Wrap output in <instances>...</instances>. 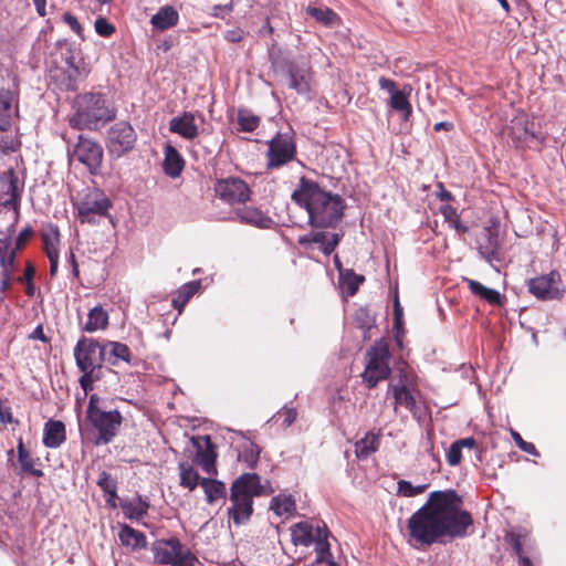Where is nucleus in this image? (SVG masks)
<instances>
[{"label":"nucleus","instance_id":"obj_30","mask_svg":"<svg viewBox=\"0 0 566 566\" xmlns=\"http://www.w3.org/2000/svg\"><path fill=\"white\" fill-rule=\"evenodd\" d=\"M13 95L9 90L0 88V132L11 127Z\"/></svg>","mask_w":566,"mask_h":566},{"label":"nucleus","instance_id":"obj_33","mask_svg":"<svg viewBox=\"0 0 566 566\" xmlns=\"http://www.w3.org/2000/svg\"><path fill=\"white\" fill-rule=\"evenodd\" d=\"M380 434L367 432L364 438L355 444V453L358 459H367L371 453L376 452L379 448Z\"/></svg>","mask_w":566,"mask_h":566},{"label":"nucleus","instance_id":"obj_58","mask_svg":"<svg viewBox=\"0 0 566 566\" xmlns=\"http://www.w3.org/2000/svg\"><path fill=\"white\" fill-rule=\"evenodd\" d=\"M32 234H33V230L30 226L22 229L15 239V247L11 251H15V254H17L18 251L23 249V247L25 245V243L28 242V240L31 238Z\"/></svg>","mask_w":566,"mask_h":566},{"label":"nucleus","instance_id":"obj_49","mask_svg":"<svg viewBox=\"0 0 566 566\" xmlns=\"http://www.w3.org/2000/svg\"><path fill=\"white\" fill-rule=\"evenodd\" d=\"M397 485V494L406 497H413L416 495H419L423 493L427 488L426 484L415 486L409 481L406 480L398 481Z\"/></svg>","mask_w":566,"mask_h":566},{"label":"nucleus","instance_id":"obj_53","mask_svg":"<svg viewBox=\"0 0 566 566\" xmlns=\"http://www.w3.org/2000/svg\"><path fill=\"white\" fill-rule=\"evenodd\" d=\"M340 241V234L338 233H328L327 239L324 242H317L321 244V251L325 255L332 254V252L336 249V247L339 244Z\"/></svg>","mask_w":566,"mask_h":566},{"label":"nucleus","instance_id":"obj_48","mask_svg":"<svg viewBox=\"0 0 566 566\" xmlns=\"http://www.w3.org/2000/svg\"><path fill=\"white\" fill-rule=\"evenodd\" d=\"M97 485L106 495L116 496L117 482L108 472L102 471L99 473Z\"/></svg>","mask_w":566,"mask_h":566},{"label":"nucleus","instance_id":"obj_1","mask_svg":"<svg viewBox=\"0 0 566 566\" xmlns=\"http://www.w3.org/2000/svg\"><path fill=\"white\" fill-rule=\"evenodd\" d=\"M462 499L454 490L434 491L429 501L408 520L409 542L417 548L462 538L472 526V515L461 509Z\"/></svg>","mask_w":566,"mask_h":566},{"label":"nucleus","instance_id":"obj_29","mask_svg":"<svg viewBox=\"0 0 566 566\" xmlns=\"http://www.w3.org/2000/svg\"><path fill=\"white\" fill-rule=\"evenodd\" d=\"M389 390L391 391L394 398H395V405L403 406L406 409H408L413 415L417 413L418 407L416 399L409 388L401 384V385H389Z\"/></svg>","mask_w":566,"mask_h":566},{"label":"nucleus","instance_id":"obj_32","mask_svg":"<svg viewBox=\"0 0 566 566\" xmlns=\"http://www.w3.org/2000/svg\"><path fill=\"white\" fill-rule=\"evenodd\" d=\"M108 326V314L102 306L93 307L87 314V321L83 326V331L94 333L105 329Z\"/></svg>","mask_w":566,"mask_h":566},{"label":"nucleus","instance_id":"obj_64","mask_svg":"<svg viewBox=\"0 0 566 566\" xmlns=\"http://www.w3.org/2000/svg\"><path fill=\"white\" fill-rule=\"evenodd\" d=\"M224 39L231 43H238L243 39V31L240 28L228 30L224 33Z\"/></svg>","mask_w":566,"mask_h":566},{"label":"nucleus","instance_id":"obj_6","mask_svg":"<svg viewBox=\"0 0 566 566\" xmlns=\"http://www.w3.org/2000/svg\"><path fill=\"white\" fill-rule=\"evenodd\" d=\"M389 359L390 353L386 344L376 343L366 352V367L361 378L369 389L391 375Z\"/></svg>","mask_w":566,"mask_h":566},{"label":"nucleus","instance_id":"obj_43","mask_svg":"<svg viewBox=\"0 0 566 566\" xmlns=\"http://www.w3.org/2000/svg\"><path fill=\"white\" fill-rule=\"evenodd\" d=\"M409 93L397 91L390 95V106L392 109L402 113L405 119H408L412 113L411 104L408 101Z\"/></svg>","mask_w":566,"mask_h":566},{"label":"nucleus","instance_id":"obj_11","mask_svg":"<svg viewBox=\"0 0 566 566\" xmlns=\"http://www.w3.org/2000/svg\"><path fill=\"white\" fill-rule=\"evenodd\" d=\"M528 292L541 301L562 300L565 294V286L558 271H551L531 279L528 281Z\"/></svg>","mask_w":566,"mask_h":566},{"label":"nucleus","instance_id":"obj_31","mask_svg":"<svg viewBox=\"0 0 566 566\" xmlns=\"http://www.w3.org/2000/svg\"><path fill=\"white\" fill-rule=\"evenodd\" d=\"M81 71L78 66H69L59 69L54 74V77L62 90L76 91Z\"/></svg>","mask_w":566,"mask_h":566},{"label":"nucleus","instance_id":"obj_36","mask_svg":"<svg viewBox=\"0 0 566 566\" xmlns=\"http://www.w3.org/2000/svg\"><path fill=\"white\" fill-rule=\"evenodd\" d=\"M15 251H10L8 256L0 258L1 282H0V294L3 295L11 285V275L14 270Z\"/></svg>","mask_w":566,"mask_h":566},{"label":"nucleus","instance_id":"obj_14","mask_svg":"<svg viewBox=\"0 0 566 566\" xmlns=\"http://www.w3.org/2000/svg\"><path fill=\"white\" fill-rule=\"evenodd\" d=\"M286 72L289 76V87L300 95L311 93L312 66L306 57L300 56L297 60L286 63Z\"/></svg>","mask_w":566,"mask_h":566},{"label":"nucleus","instance_id":"obj_3","mask_svg":"<svg viewBox=\"0 0 566 566\" xmlns=\"http://www.w3.org/2000/svg\"><path fill=\"white\" fill-rule=\"evenodd\" d=\"M74 114L70 117V125L76 129H97L115 119L117 109L103 93L87 92L78 94L74 99Z\"/></svg>","mask_w":566,"mask_h":566},{"label":"nucleus","instance_id":"obj_5","mask_svg":"<svg viewBox=\"0 0 566 566\" xmlns=\"http://www.w3.org/2000/svg\"><path fill=\"white\" fill-rule=\"evenodd\" d=\"M67 157L70 163L77 161L83 165L92 176L102 174L104 148L90 136L80 134L73 146H69Z\"/></svg>","mask_w":566,"mask_h":566},{"label":"nucleus","instance_id":"obj_12","mask_svg":"<svg viewBox=\"0 0 566 566\" xmlns=\"http://www.w3.org/2000/svg\"><path fill=\"white\" fill-rule=\"evenodd\" d=\"M75 207L82 223L96 224L107 216L112 202L103 192L95 191L86 195Z\"/></svg>","mask_w":566,"mask_h":566},{"label":"nucleus","instance_id":"obj_57","mask_svg":"<svg viewBox=\"0 0 566 566\" xmlns=\"http://www.w3.org/2000/svg\"><path fill=\"white\" fill-rule=\"evenodd\" d=\"M463 281L468 284L470 292L482 300L484 298L488 290L490 289L484 286L482 283L469 277H463Z\"/></svg>","mask_w":566,"mask_h":566},{"label":"nucleus","instance_id":"obj_54","mask_svg":"<svg viewBox=\"0 0 566 566\" xmlns=\"http://www.w3.org/2000/svg\"><path fill=\"white\" fill-rule=\"evenodd\" d=\"M462 459V449L460 446L454 441L451 443L449 450L447 451V462L451 467H455L460 464Z\"/></svg>","mask_w":566,"mask_h":566},{"label":"nucleus","instance_id":"obj_18","mask_svg":"<svg viewBox=\"0 0 566 566\" xmlns=\"http://www.w3.org/2000/svg\"><path fill=\"white\" fill-rule=\"evenodd\" d=\"M230 491L235 497L238 495L253 500L263 494V486L256 473H243L233 481Z\"/></svg>","mask_w":566,"mask_h":566},{"label":"nucleus","instance_id":"obj_28","mask_svg":"<svg viewBox=\"0 0 566 566\" xmlns=\"http://www.w3.org/2000/svg\"><path fill=\"white\" fill-rule=\"evenodd\" d=\"M118 537L124 546L130 547L134 551L146 548L147 546L145 534L126 524L120 527Z\"/></svg>","mask_w":566,"mask_h":566},{"label":"nucleus","instance_id":"obj_16","mask_svg":"<svg viewBox=\"0 0 566 566\" xmlns=\"http://www.w3.org/2000/svg\"><path fill=\"white\" fill-rule=\"evenodd\" d=\"M191 443L196 449V454L192 459L193 463L200 465L207 474L216 475L218 473L216 468L217 452L210 437H192Z\"/></svg>","mask_w":566,"mask_h":566},{"label":"nucleus","instance_id":"obj_62","mask_svg":"<svg viewBox=\"0 0 566 566\" xmlns=\"http://www.w3.org/2000/svg\"><path fill=\"white\" fill-rule=\"evenodd\" d=\"M378 84L381 90L387 91L390 95H392L394 93H396L398 91L396 82L388 77H385V76L379 77Z\"/></svg>","mask_w":566,"mask_h":566},{"label":"nucleus","instance_id":"obj_7","mask_svg":"<svg viewBox=\"0 0 566 566\" xmlns=\"http://www.w3.org/2000/svg\"><path fill=\"white\" fill-rule=\"evenodd\" d=\"M137 143V133L129 122L119 120L106 133L105 146L111 159L117 160L132 153Z\"/></svg>","mask_w":566,"mask_h":566},{"label":"nucleus","instance_id":"obj_17","mask_svg":"<svg viewBox=\"0 0 566 566\" xmlns=\"http://www.w3.org/2000/svg\"><path fill=\"white\" fill-rule=\"evenodd\" d=\"M533 123H530L525 115L515 116L506 128L509 137L516 147L530 146L535 139L536 134L533 130Z\"/></svg>","mask_w":566,"mask_h":566},{"label":"nucleus","instance_id":"obj_42","mask_svg":"<svg viewBox=\"0 0 566 566\" xmlns=\"http://www.w3.org/2000/svg\"><path fill=\"white\" fill-rule=\"evenodd\" d=\"M270 510L276 515H290L295 510V501L291 495H277L271 500Z\"/></svg>","mask_w":566,"mask_h":566},{"label":"nucleus","instance_id":"obj_27","mask_svg":"<svg viewBox=\"0 0 566 566\" xmlns=\"http://www.w3.org/2000/svg\"><path fill=\"white\" fill-rule=\"evenodd\" d=\"M179 21V13L172 6L161 7L156 14L151 17V25L160 31L175 27Z\"/></svg>","mask_w":566,"mask_h":566},{"label":"nucleus","instance_id":"obj_47","mask_svg":"<svg viewBox=\"0 0 566 566\" xmlns=\"http://www.w3.org/2000/svg\"><path fill=\"white\" fill-rule=\"evenodd\" d=\"M307 13L324 25H332L336 19V13L328 8L308 7Z\"/></svg>","mask_w":566,"mask_h":566},{"label":"nucleus","instance_id":"obj_50","mask_svg":"<svg viewBox=\"0 0 566 566\" xmlns=\"http://www.w3.org/2000/svg\"><path fill=\"white\" fill-rule=\"evenodd\" d=\"M59 230L57 228H51V232L42 233V241L44 245V251L46 256L49 253L54 252L59 253L57 243H59Z\"/></svg>","mask_w":566,"mask_h":566},{"label":"nucleus","instance_id":"obj_20","mask_svg":"<svg viewBox=\"0 0 566 566\" xmlns=\"http://www.w3.org/2000/svg\"><path fill=\"white\" fill-rule=\"evenodd\" d=\"M168 125L171 133L178 134L187 140H192L199 135V128L196 124V114L191 112H184L179 116L172 117Z\"/></svg>","mask_w":566,"mask_h":566},{"label":"nucleus","instance_id":"obj_15","mask_svg":"<svg viewBox=\"0 0 566 566\" xmlns=\"http://www.w3.org/2000/svg\"><path fill=\"white\" fill-rule=\"evenodd\" d=\"M217 196L228 203H244L250 199L251 190L239 177L219 179L214 184Z\"/></svg>","mask_w":566,"mask_h":566},{"label":"nucleus","instance_id":"obj_41","mask_svg":"<svg viewBox=\"0 0 566 566\" xmlns=\"http://www.w3.org/2000/svg\"><path fill=\"white\" fill-rule=\"evenodd\" d=\"M261 448L252 441H248L239 451L238 459L243 461L249 469H255L259 462Z\"/></svg>","mask_w":566,"mask_h":566},{"label":"nucleus","instance_id":"obj_21","mask_svg":"<svg viewBox=\"0 0 566 566\" xmlns=\"http://www.w3.org/2000/svg\"><path fill=\"white\" fill-rule=\"evenodd\" d=\"M505 541L511 545L516 556L532 554L535 548L534 541L523 527L513 528L505 534Z\"/></svg>","mask_w":566,"mask_h":566},{"label":"nucleus","instance_id":"obj_24","mask_svg":"<svg viewBox=\"0 0 566 566\" xmlns=\"http://www.w3.org/2000/svg\"><path fill=\"white\" fill-rule=\"evenodd\" d=\"M237 217L243 223L258 227L260 229H271L275 222L271 217L256 208L245 207L237 211Z\"/></svg>","mask_w":566,"mask_h":566},{"label":"nucleus","instance_id":"obj_39","mask_svg":"<svg viewBox=\"0 0 566 566\" xmlns=\"http://www.w3.org/2000/svg\"><path fill=\"white\" fill-rule=\"evenodd\" d=\"M200 281H191L184 284L178 291L177 296L172 298V306L181 311L189 300L196 294L200 287Z\"/></svg>","mask_w":566,"mask_h":566},{"label":"nucleus","instance_id":"obj_19","mask_svg":"<svg viewBox=\"0 0 566 566\" xmlns=\"http://www.w3.org/2000/svg\"><path fill=\"white\" fill-rule=\"evenodd\" d=\"M476 243L480 256L488 263L500 260V241L496 230L490 227L484 228L481 239Z\"/></svg>","mask_w":566,"mask_h":566},{"label":"nucleus","instance_id":"obj_38","mask_svg":"<svg viewBox=\"0 0 566 566\" xmlns=\"http://www.w3.org/2000/svg\"><path fill=\"white\" fill-rule=\"evenodd\" d=\"M260 117L249 108H239L237 115L238 130L252 133L260 125Z\"/></svg>","mask_w":566,"mask_h":566},{"label":"nucleus","instance_id":"obj_45","mask_svg":"<svg viewBox=\"0 0 566 566\" xmlns=\"http://www.w3.org/2000/svg\"><path fill=\"white\" fill-rule=\"evenodd\" d=\"M440 211L444 220L449 223V226L452 229H454L458 233H467L469 231V227L460 221L455 208H453L450 205H446L440 208Z\"/></svg>","mask_w":566,"mask_h":566},{"label":"nucleus","instance_id":"obj_63","mask_svg":"<svg viewBox=\"0 0 566 566\" xmlns=\"http://www.w3.org/2000/svg\"><path fill=\"white\" fill-rule=\"evenodd\" d=\"M483 301L491 305H502V295L493 289H489Z\"/></svg>","mask_w":566,"mask_h":566},{"label":"nucleus","instance_id":"obj_59","mask_svg":"<svg viewBox=\"0 0 566 566\" xmlns=\"http://www.w3.org/2000/svg\"><path fill=\"white\" fill-rule=\"evenodd\" d=\"M512 436H513V439H514L516 446L522 451H524V452H526L528 454H532V455H536L537 454V450H536L535 446L532 442H527V441L523 440V438L517 432H512Z\"/></svg>","mask_w":566,"mask_h":566},{"label":"nucleus","instance_id":"obj_61","mask_svg":"<svg viewBox=\"0 0 566 566\" xmlns=\"http://www.w3.org/2000/svg\"><path fill=\"white\" fill-rule=\"evenodd\" d=\"M402 316L403 310L399 303L398 295L396 294L394 302V326L397 331H400L402 328Z\"/></svg>","mask_w":566,"mask_h":566},{"label":"nucleus","instance_id":"obj_51","mask_svg":"<svg viewBox=\"0 0 566 566\" xmlns=\"http://www.w3.org/2000/svg\"><path fill=\"white\" fill-rule=\"evenodd\" d=\"M276 417L282 419V426L287 428L296 420L297 411L295 408L284 406L277 411Z\"/></svg>","mask_w":566,"mask_h":566},{"label":"nucleus","instance_id":"obj_56","mask_svg":"<svg viewBox=\"0 0 566 566\" xmlns=\"http://www.w3.org/2000/svg\"><path fill=\"white\" fill-rule=\"evenodd\" d=\"M328 237L327 232H311L305 235L298 237V244L300 245H307L308 243H315V242H324Z\"/></svg>","mask_w":566,"mask_h":566},{"label":"nucleus","instance_id":"obj_37","mask_svg":"<svg viewBox=\"0 0 566 566\" xmlns=\"http://www.w3.org/2000/svg\"><path fill=\"white\" fill-rule=\"evenodd\" d=\"M0 184L2 189V197H20L19 191V177L14 169L10 168L7 171H4L0 177Z\"/></svg>","mask_w":566,"mask_h":566},{"label":"nucleus","instance_id":"obj_34","mask_svg":"<svg viewBox=\"0 0 566 566\" xmlns=\"http://www.w3.org/2000/svg\"><path fill=\"white\" fill-rule=\"evenodd\" d=\"M201 488L205 491L206 500L209 504H212L220 499H226V484L219 480L205 478L201 480Z\"/></svg>","mask_w":566,"mask_h":566},{"label":"nucleus","instance_id":"obj_8","mask_svg":"<svg viewBox=\"0 0 566 566\" xmlns=\"http://www.w3.org/2000/svg\"><path fill=\"white\" fill-rule=\"evenodd\" d=\"M154 558L161 565L196 566L198 558L178 538L161 539L154 543Z\"/></svg>","mask_w":566,"mask_h":566},{"label":"nucleus","instance_id":"obj_26","mask_svg":"<svg viewBox=\"0 0 566 566\" xmlns=\"http://www.w3.org/2000/svg\"><path fill=\"white\" fill-rule=\"evenodd\" d=\"M164 155L165 174L171 178L179 177L185 167V160L179 151L170 144H166L164 148Z\"/></svg>","mask_w":566,"mask_h":566},{"label":"nucleus","instance_id":"obj_4","mask_svg":"<svg viewBox=\"0 0 566 566\" xmlns=\"http://www.w3.org/2000/svg\"><path fill=\"white\" fill-rule=\"evenodd\" d=\"M74 358L82 373L78 379L80 386L87 394L93 390L94 382L103 377L105 348H102L97 339L82 336L74 347Z\"/></svg>","mask_w":566,"mask_h":566},{"label":"nucleus","instance_id":"obj_40","mask_svg":"<svg viewBox=\"0 0 566 566\" xmlns=\"http://www.w3.org/2000/svg\"><path fill=\"white\" fill-rule=\"evenodd\" d=\"M365 282V276L357 274L354 270L348 269L339 276V284L345 289L348 296H354L360 284Z\"/></svg>","mask_w":566,"mask_h":566},{"label":"nucleus","instance_id":"obj_13","mask_svg":"<svg viewBox=\"0 0 566 566\" xmlns=\"http://www.w3.org/2000/svg\"><path fill=\"white\" fill-rule=\"evenodd\" d=\"M87 420L98 431L96 444H108L117 434L123 417L118 410H102L87 417Z\"/></svg>","mask_w":566,"mask_h":566},{"label":"nucleus","instance_id":"obj_23","mask_svg":"<svg viewBox=\"0 0 566 566\" xmlns=\"http://www.w3.org/2000/svg\"><path fill=\"white\" fill-rule=\"evenodd\" d=\"M102 348H105V361L112 366H116L120 360L132 364V354L129 347L120 342L105 340L102 343Z\"/></svg>","mask_w":566,"mask_h":566},{"label":"nucleus","instance_id":"obj_60","mask_svg":"<svg viewBox=\"0 0 566 566\" xmlns=\"http://www.w3.org/2000/svg\"><path fill=\"white\" fill-rule=\"evenodd\" d=\"M63 21L74 31L78 36L83 38V28L76 17L70 12L63 14Z\"/></svg>","mask_w":566,"mask_h":566},{"label":"nucleus","instance_id":"obj_52","mask_svg":"<svg viewBox=\"0 0 566 566\" xmlns=\"http://www.w3.org/2000/svg\"><path fill=\"white\" fill-rule=\"evenodd\" d=\"M315 566H339L332 559L331 546L327 544L326 549L317 551L316 558L314 562Z\"/></svg>","mask_w":566,"mask_h":566},{"label":"nucleus","instance_id":"obj_2","mask_svg":"<svg viewBox=\"0 0 566 566\" xmlns=\"http://www.w3.org/2000/svg\"><path fill=\"white\" fill-rule=\"evenodd\" d=\"M291 198L307 211L313 227H335L344 216V199L339 195L323 190L317 182L304 176L300 178Z\"/></svg>","mask_w":566,"mask_h":566},{"label":"nucleus","instance_id":"obj_55","mask_svg":"<svg viewBox=\"0 0 566 566\" xmlns=\"http://www.w3.org/2000/svg\"><path fill=\"white\" fill-rule=\"evenodd\" d=\"M95 31L101 36H111L115 32V27L105 18H98L95 21Z\"/></svg>","mask_w":566,"mask_h":566},{"label":"nucleus","instance_id":"obj_35","mask_svg":"<svg viewBox=\"0 0 566 566\" xmlns=\"http://www.w3.org/2000/svg\"><path fill=\"white\" fill-rule=\"evenodd\" d=\"M180 485L193 491L198 485L201 486V478L198 472L187 462H180L179 465Z\"/></svg>","mask_w":566,"mask_h":566},{"label":"nucleus","instance_id":"obj_25","mask_svg":"<svg viewBox=\"0 0 566 566\" xmlns=\"http://www.w3.org/2000/svg\"><path fill=\"white\" fill-rule=\"evenodd\" d=\"M65 426L62 421L50 419L45 422L43 444L46 448L56 449L65 441Z\"/></svg>","mask_w":566,"mask_h":566},{"label":"nucleus","instance_id":"obj_9","mask_svg":"<svg viewBox=\"0 0 566 566\" xmlns=\"http://www.w3.org/2000/svg\"><path fill=\"white\" fill-rule=\"evenodd\" d=\"M296 157V143L292 132H277L268 142L266 168L277 169L293 161Z\"/></svg>","mask_w":566,"mask_h":566},{"label":"nucleus","instance_id":"obj_10","mask_svg":"<svg viewBox=\"0 0 566 566\" xmlns=\"http://www.w3.org/2000/svg\"><path fill=\"white\" fill-rule=\"evenodd\" d=\"M329 531L323 523L313 525L312 523L298 522L291 527L292 542L295 546L308 547L315 544V552L326 549Z\"/></svg>","mask_w":566,"mask_h":566},{"label":"nucleus","instance_id":"obj_46","mask_svg":"<svg viewBox=\"0 0 566 566\" xmlns=\"http://www.w3.org/2000/svg\"><path fill=\"white\" fill-rule=\"evenodd\" d=\"M18 460L23 472L31 473L34 476H42L43 472L33 468V459L31 454L25 450L21 439L18 443Z\"/></svg>","mask_w":566,"mask_h":566},{"label":"nucleus","instance_id":"obj_44","mask_svg":"<svg viewBox=\"0 0 566 566\" xmlns=\"http://www.w3.org/2000/svg\"><path fill=\"white\" fill-rule=\"evenodd\" d=\"M148 503L140 496L137 497V504L129 501H122L120 507L123 509L126 516L129 518L140 520L147 514Z\"/></svg>","mask_w":566,"mask_h":566},{"label":"nucleus","instance_id":"obj_22","mask_svg":"<svg viewBox=\"0 0 566 566\" xmlns=\"http://www.w3.org/2000/svg\"><path fill=\"white\" fill-rule=\"evenodd\" d=\"M232 505L228 509V515L235 525L248 522L253 513V500L238 496L230 493Z\"/></svg>","mask_w":566,"mask_h":566}]
</instances>
